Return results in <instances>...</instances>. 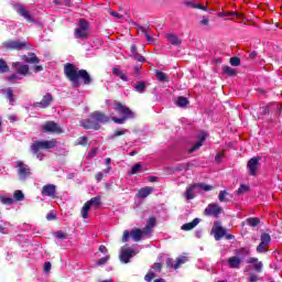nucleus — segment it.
I'll return each instance as SVG.
<instances>
[{
    "label": "nucleus",
    "mask_w": 282,
    "mask_h": 282,
    "mask_svg": "<svg viewBox=\"0 0 282 282\" xmlns=\"http://www.w3.org/2000/svg\"><path fill=\"white\" fill-rule=\"evenodd\" d=\"M223 72L224 74H226L227 76H236L237 70H235V68L230 67V66H224L223 67Z\"/></svg>",
    "instance_id": "39"
},
{
    "label": "nucleus",
    "mask_w": 282,
    "mask_h": 282,
    "mask_svg": "<svg viewBox=\"0 0 282 282\" xmlns=\"http://www.w3.org/2000/svg\"><path fill=\"white\" fill-rule=\"evenodd\" d=\"M17 12L20 14V17H23L28 23H36V20H34V17L28 9H25L22 4L17 6Z\"/></svg>",
    "instance_id": "13"
},
{
    "label": "nucleus",
    "mask_w": 282,
    "mask_h": 282,
    "mask_svg": "<svg viewBox=\"0 0 282 282\" xmlns=\"http://www.w3.org/2000/svg\"><path fill=\"white\" fill-rule=\"evenodd\" d=\"M199 221H200L199 218H195L192 223L184 224L181 227V230H185V231L193 230V228H195L199 225Z\"/></svg>",
    "instance_id": "27"
},
{
    "label": "nucleus",
    "mask_w": 282,
    "mask_h": 282,
    "mask_svg": "<svg viewBox=\"0 0 282 282\" xmlns=\"http://www.w3.org/2000/svg\"><path fill=\"white\" fill-rule=\"evenodd\" d=\"M7 80H9V83H14V80H19V75H17V73H13L11 76L7 77Z\"/></svg>",
    "instance_id": "57"
},
{
    "label": "nucleus",
    "mask_w": 282,
    "mask_h": 282,
    "mask_svg": "<svg viewBox=\"0 0 282 282\" xmlns=\"http://www.w3.org/2000/svg\"><path fill=\"white\" fill-rule=\"evenodd\" d=\"M13 197L17 199V202H23L25 199V195L21 189H17L13 194Z\"/></svg>",
    "instance_id": "40"
},
{
    "label": "nucleus",
    "mask_w": 282,
    "mask_h": 282,
    "mask_svg": "<svg viewBox=\"0 0 282 282\" xmlns=\"http://www.w3.org/2000/svg\"><path fill=\"white\" fill-rule=\"evenodd\" d=\"M134 89H135V91H138L139 94H142V93L144 91V89H147V85H144L143 82H139V83H137Z\"/></svg>",
    "instance_id": "45"
},
{
    "label": "nucleus",
    "mask_w": 282,
    "mask_h": 282,
    "mask_svg": "<svg viewBox=\"0 0 282 282\" xmlns=\"http://www.w3.org/2000/svg\"><path fill=\"white\" fill-rule=\"evenodd\" d=\"M54 237L56 239L63 240V239H67V232L63 231V230H58L54 234Z\"/></svg>",
    "instance_id": "44"
},
{
    "label": "nucleus",
    "mask_w": 282,
    "mask_h": 282,
    "mask_svg": "<svg viewBox=\"0 0 282 282\" xmlns=\"http://www.w3.org/2000/svg\"><path fill=\"white\" fill-rule=\"evenodd\" d=\"M1 94L6 96L10 105H14V102H17V97L14 96V90H12V88H3L1 89Z\"/></svg>",
    "instance_id": "23"
},
{
    "label": "nucleus",
    "mask_w": 282,
    "mask_h": 282,
    "mask_svg": "<svg viewBox=\"0 0 282 282\" xmlns=\"http://www.w3.org/2000/svg\"><path fill=\"white\" fill-rule=\"evenodd\" d=\"M91 206H95V208H98L100 206V196L93 197L90 200H88Z\"/></svg>",
    "instance_id": "47"
},
{
    "label": "nucleus",
    "mask_w": 282,
    "mask_h": 282,
    "mask_svg": "<svg viewBox=\"0 0 282 282\" xmlns=\"http://www.w3.org/2000/svg\"><path fill=\"white\" fill-rule=\"evenodd\" d=\"M102 177H105V175L101 172L97 173L95 176L97 182H102Z\"/></svg>",
    "instance_id": "63"
},
{
    "label": "nucleus",
    "mask_w": 282,
    "mask_h": 282,
    "mask_svg": "<svg viewBox=\"0 0 282 282\" xmlns=\"http://www.w3.org/2000/svg\"><path fill=\"white\" fill-rule=\"evenodd\" d=\"M105 263H107V257L99 259L95 265L96 268H99V265H105Z\"/></svg>",
    "instance_id": "58"
},
{
    "label": "nucleus",
    "mask_w": 282,
    "mask_h": 282,
    "mask_svg": "<svg viewBox=\"0 0 282 282\" xmlns=\"http://www.w3.org/2000/svg\"><path fill=\"white\" fill-rule=\"evenodd\" d=\"M209 21H210V20H208V18L203 17L200 23H202V25H208Z\"/></svg>",
    "instance_id": "64"
},
{
    "label": "nucleus",
    "mask_w": 282,
    "mask_h": 282,
    "mask_svg": "<svg viewBox=\"0 0 282 282\" xmlns=\"http://www.w3.org/2000/svg\"><path fill=\"white\" fill-rule=\"evenodd\" d=\"M64 75L75 89L80 87V80H83L84 85H91V76L89 73L85 69L78 70V67L74 66L72 63L64 65Z\"/></svg>",
    "instance_id": "1"
},
{
    "label": "nucleus",
    "mask_w": 282,
    "mask_h": 282,
    "mask_svg": "<svg viewBox=\"0 0 282 282\" xmlns=\"http://www.w3.org/2000/svg\"><path fill=\"white\" fill-rule=\"evenodd\" d=\"M21 61L29 63L30 65H39V63H41V58H39L35 53H28V55H22Z\"/></svg>",
    "instance_id": "19"
},
{
    "label": "nucleus",
    "mask_w": 282,
    "mask_h": 282,
    "mask_svg": "<svg viewBox=\"0 0 282 282\" xmlns=\"http://www.w3.org/2000/svg\"><path fill=\"white\" fill-rule=\"evenodd\" d=\"M12 67H14L17 74H20V76H28V74H30V66L28 64H21V62H13Z\"/></svg>",
    "instance_id": "15"
},
{
    "label": "nucleus",
    "mask_w": 282,
    "mask_h": 282,
    "mask_svg": "<svg viewBox=\"0 0 282 282\" xmlns=\"http://www.w3.org/2000/svg\"><path fill=\"white\" fill-rule=\"evenodd\" d=\"M212 235L216 241H220L224 239V237H226V229L221 227V224L215 223L214 227L212 228Z\"/></svg>",
    "instance_id": "12"
},
{
    "label": "nucleus",
    "mask_w": 282,
    "mask_h": 282,
    "mask_svg": "<svg viewBox=\"0 0 282 282\" xmlns=\"http://www.w3.org/2000/svg\"><path fill=\"white\" fill-rule=\"evenodd\" d=\"M87 36H89V33L85 29H80V28L75 29L76 39H87Z\"/></svg>",
    "instance_id": "31"
},
{
    "label": "nucleus",
    "mask_w": 282,
    "mask_h": 282,
    "mask_svg": "<svg viewBox=\"0 0 282 282\" xmlns=\"http://www.w3.org/2000/svg\"><path fill=\"white\" fill-rule=\"evenodd\" d=\"M227 263L232 270H239L241 268L242 260L237 256L228 258Z\"/></svg>",
    "instance_id": "21"
},
{
    "label": "nucleus",
    "mask_w": 282,
    "mask_h": 282,
    "mask_svg": "<svg viewBox=\"0 0 282 282\" xmlns=\"http://www.w3.org/2000/svg\"><path fill=\"white\" fill-rule=\"evenodd\" d=\"M153 279H155V273H153V272H149V273H147V275L144 276V280H145L147 282H151V281H153Z\"/></svg>",
    "instance_id": "56"
},
{
    "label": "nucleus",
    "mask_w": 282,
    "mask_h": 282,
    "mask_svg": "<svg viewBox=\"0 0 282 282\" xmlns=\"http://www.w3.org/2000/svg\"><path fill=\"white\" fill-rule=\"evenodd\" d=\"M33 72H34L35 74H39V72H43V66H42V65H35V66L33 67Z\"/></svg>",
    "instance_id": "62"
},
{
    "label": "nucleus",
    "mask_w": 282,
    "mask_h": 282,
    "mask_svg": "<svg viewBox=\"0 0 282 282\" xmlns=\"http://www.w3.org/2000/svg\"><path fill=\"white\" fill-rule=\"evenodd\" d=\"M175 105H176L177 107H182V108L188 107V98L183 97V96L177 97V99H176V101H175Z\"/></svg>",
    "instance_id": "32"
},
{
    "label": "nucleus",
    "mask_w": 282,
    "mask_h": 282,
    "mask_svg": "<svg viewBox=\"0 0 282 282\" xmlns=\"http://www.w3.org/2000/svg\"><path fill=\"white\" fill-rule=\"evenodd\" d=\"M138 254V251L131 247H122L120 250L119 259L121 263H129L131 261L132 257H135Z\"/></svg>",
    "instance_id": "8"
},
{
    "label": "nucleus",
    "mask_w": 282,
    "mask_h": 282,
    "mask_svg": "<svg viewBox=\"0 0 282 282\" xmlns=\"http://www.w3.org/2000/svg\"><path fill=\"white\" fill-rule=\"evenodd\" d=\"M31 48L32 44H30V42L21 40H8L1 44V50L6 52H21Z\"/></svg>",
    "instance_id": "4"
},
{
    "label": "nucleus",
    "mask_w": 282,
    "mask_h": 282,
    "mask_svg": "<svg viewBox=\"0 0 282 282\" xmlns=\"http://www.w3.org/2000/svg\"><path fill=\"white\" fill-rule=\"evenodd\" d=\"M140 169H142V165L140 163L135 164L131 169V175H135L137 173H140Z\"/></svg>",
    "instance_id": "52"
},
{
    "label": "nucleus",
    "mask_w": 282,
    "mask_h": 282,
    "mask_svg": "<svg viewBox=\"0 0 282 282\" xmlns=\"http://www.w3.org/2000/svg\"><path fill=\"white\" fill-rule=\"evenodd\" d=\"M142 33L144 34L148 43H153V36L151 35V31H149V28H141Z\"/></svg>",
    "instance_id": "37"
},
{
    "label": "nucleus",
    "mask_w": 282,
    "mask_h": 282,
    "mask_svg": "<svg viewBox=\"0 0 282 282\" xmlns=\"http://www.w3.org/2000/svg\"><path fill=\"white\" fill-rule=\"evenodd\" d=\"M186 261H188V257L186 256H181L176 259V263H173V259L169 258L166 260V265L167 268H174V270H177L180 268V265L186 263Z\"/></svg>",
    "instance_id": "18"
},
{
    "label": "nucleus",
    "mask_w": 282,
    "mask_h": 282,
    "mask_svg": "<svg viewBox=\"0 0 282 282\" xmlns=\"http://www.w3.org/2000/svg\"><path fill=\"white\" fill-rule=\"evenodd\" d=\"M76 144L79 147H87V144H89V139L87 137H80Z\"/></svg>",
    "instance_id": "42"
},
{
    "label": "nucleus",
    "mask_w": 282,
    "mask_h": 282,
    "mask_svg": "<svg viewBox=\"0 0 282 282\" xmlns=\"http://www.w3.org/2000/svg\"><path fill=\"white\" fill-rule=\"evenodd\" d=\"M270 243H272V237L269 234H261L260 236V243L257 247V252L259 254H264L268 252V248H270Z\"/></svg>",
    "instance_id": "9"
},
{
    "label": "nucleus",
    "mask_w": 282,
    "mask_h": 282,
    "mask_svg": "<svg viewBox=\"0 0 282 282\" xmlns=\"http://www.w3.org/2000/svg\"><path fill=\"white\" fill-rule=\"evenodd\" d=\"M112 74H113L115 76H118L121 80H124V82L128 80L127 72L120 69V67H115V68H112Z\"/></svg>",
    "instance_id": "29"
},
{
    "label": "nucleus",
    "mask_w": 282,
    "mask_h": 282,
    "mask_svg": "<svg viewBox=\"0 0 282 282\" xmlns=\"http://www.w3.org/2000/svg\"><path fill=\"white\" fill-rule=\"evenodd\" d=\"M54 101V96L52 94L47 93L43 96L42 100L40 102H35L34 107H40L41 109H47L50 105Z\"/></svg>",
    "instance_id": "16"
},
{
    "label": "nucleus",
    "mask_w": 282,
    "mask_h": 282,
    "mask_svg": "<svg viewBox=\"0 0 282 282\" xmlns=\"http://www.w3.org/2000/svg\"><path fill=\"white\" fill-rule=\"evenodd\" d=\"M247 224L252 228H257L259 226V218H248Z\"/></svg>",
    "instance_id": "46"
},
{
    "label": "nucleus",
    "mask_w": 282,
    "mask_h": 282,
    "mask_svg": "<svg viewBox=\"0 0 282 282\" xmlns=\"http://www.w3.org/2000/svg\"><path fill=\"white\" fill-rule=\"evenodd\" d=\"M230 65H232L234 67H239V65H241V59H239V57H231Z\"/></svg>",
    "instance_id": "51"
},
{
    "label": "nucleus",
    "mask_w": 282,
    "mask_h": 282,
    "mask_svg": "<svg viewBox=\"0 0 282 282\" xmlns=\"http://www.w3.org/2000/svg\"><path fill=\"white\" fill-rule=\"evenodd\" d=\"M152 270H154V272H160V270H162V263H159V262L154 263L152 265Z\"/></svg>",
    "instance_id": "60"
},
{
    "label": "nucleus",
    "mask_w": 282,
    "mask_h": 282,
    "mask_svg": "<svg viewBox=\"0 0 282 282\" xmlns=\"http://www.w3.org/2000/svg\"><path fill=\"white\" fill-rule=\"evenodd\" d=\"M10 72V66L6 59L0 58V74H8Z\"/></svg>",
    "instance_id": "33"
},
{
    "label": "nucleus",
    "mask_w": 282,
    "mask_h": 282,
    "mask_svg": "<svg viewBox=\"0 0 282 282\" xmlns=\"http://www.w3.org/2000/svg\"><path fill=\"white\" fill-rule=\"evenodd\" d=\"M196 188H200L202 191H205V193H208V191H213V186L205 184V183H196L194 184Z\"/></svg>",
    "instance_id": "36"
},
{
    "label": "nucleus",
    "mask_w": 282,
    "mask_h": 282,
    "mask_svg": "<svg viewBox=\"0 0 282 282\" xmlns=\"http://www.w3.org/2000/svg\"><path fill=\"white\" fill-rule=\"evenodd\" d=\"M89 210H91V205L89 202H86L80 210L83 219L89 217Z\"/></svg>",
    "instance_id": "30"
},
{
    "label": "nucleus",
    "mask_w": 282,
    "mask_h": 282,
    "mask_svg": "<svg viewBox=\"0 0 282 282\" xmlns=\"http://www.w3.org/2000/svg\"><path fill=\"white\" fill-rule=\"evenodd\" d=\"M156 220L154 217L148 219L145 227L143 228V232L145 237H151V232H153V228H155Z\"/></svg>",
    "instance_id": "22"
},
{
    "label": "nucleus",
    "mask_w": 282,
    "mask_h": 282,
    "mask_svg": "<svg viewBox=\"0 0 282 282\" xmlns=\"http://www.w3.org/2000/svg\"><path fill=\"white\" fill-rule=\"evenodd\" d=\"M236 254L238 257H248L250 254V250L246 247H242V248L236 250Z\"/></svg>",
    "instance_id": "38"
},
{
    "label": "nucleus",
    "mask_w": 282,
    "mask_h": 282,
    "mask_svg": "<svg viewBox=\"0 0 282 282\" xmlns=\"http://www.w3.org/2000/svg\"><path fill=\"white\" fill-rule=\"evenodd\" d=\"M108 13L115 21H120V19H122V15L113 10H108Z\"/></svg>",
    "instance_id": "48"
},
{
    "label": "nucleus",
    "mask_w": 282,
    "mask_h": 282,
    "mask_svg": "<svg viewBox=\"0 0 282 282\" xmlns=\"http://www.w3.org/2000/svg\"><path fill=\"white\" fill-rule=\"evenodd\" d=\"M46 219H47V221H54V220H56V214H54V213H48V214L46 215Z\"/></svg>",
    "instance_id": "59"
},
{
    "label": "nucleus",
    "mask_w": 282,
    "mask_h": 282,
    "mask_svg": "<svg viewBox=\"0 0 282 282\" xmlns=\"http://www.w3.org/2000/svg\"><path fill=\"white\" fill-rule=\"evenodd\" d=\"M247 263H253V270L256 272H262L263 270V262L259 261L258 258H248Z\"/></svg>",
    "instance_id": "25"
},
{
    "label": "nucleus",
    "mask_w": 282,
    "mask_h": 282,
    "mask_svg": "<svg viewBox=\"0 0 282 282\" xmlns=\"http://www.w3.org/2000/svg\"><path fill=\"white\" fill-rule=\"evenodd\" d=\"M58 141L56 139L34 141L30 149L33 155H37L40 151H48L50 149H56Z\"/></svg>",
    "instance_id": "5"
},
{
    "label": "nucleus",
    "mask_w": 282,
    "mask_h": 282,
    "mask_svg": "<svg viewBox=\"0 0 282 282\" xmlns=\"http://www.w3.org/2000/svg\"><path fill=\"white\" fill-rule=\"evenodd\" d=\"M79 29L80 30H86V32H89V22L85 19L79 20Z\"/></svg>",
    "instance_id": "41"
},
{
    "label": "nucleus",
    "mask_w": 282,
    "mask_h": 282,
    "mask_svg": "<svg viewBox=\"0 0 282 282\" xmlns=\"http://www.w3.org/2000/svg\"><path fill=\"white\" fill-rule=\"evenodd\" d=\"M15 169H18V175L20 180H28L30 175H32V170L23 163V161H18L15 164Z\"/></svg>",
    "instance_id": "11"
},
{
    "label": "nucleus",
    "mask_w": 282,
    "mask_h": 282,
    "mask_svg": "<svg viewBox=\"0 0 282 282\" xmlns=\"http://www.w3.org/2000/svg\"><path fill=\"white\" fill-rule=\"evenodd\" d=\"M52 270V263L51 262H45L44 263V272H50Z\"/></svg>",
    "instance_id": "61"
},
{
    "label": "nucleus",
    "mask_w": 282,
    "mask_h": 282,
    "mask_svg": "<svg viewBox=\"0 0 282 282\" xmlns=\"http://www.w3.org/2000/svg\"><path fill=\"white\" fill-rule=\"evenodd\" d=\"M221 213H224V207L217 203H210L204 210V215L207 217H215L216 219H219Z\"/></svg>",
    "instance_id": "6"
},
{
    "label": "nucleus",
    "mask_w": 282,
    "mask_h": 282,
    "mask_svg": "<svg viewBox=\"0 0 282 282\" xmlns=\"http://www.w3.org/2000/svg\"><path fill=\"white\" fill-rule=\"evenodd\" d=\"M107 116L105 112L94 111L88 118L83 119L79 124L83 129L98 131V129L105 124Z\"/></svg>",
    "instance_id": "2"
},
{
    "label": "nucleus",
    "mask_w": 282,
    "mask_h": 282,
    "mask_svg": "<svg viewBox=\"0 0 282 282\" xmlns=\"http://www.w3.org/2000/svg\"><path fill=\"white\" fill-rule=\"evenodd\" d=\"M219 17H239V13L234 12V11H231V12H220Z\"/></svg>",
    "instance_id": "54"
},
{
    "label": "nucleus",
    "mask_w": 282,
    "mask_h": 282,
    "mask_svg": "<svg viewBox=\"0 0 282 282\" xmlns=\"http://www.w3.org/2000/svg\"><path fill=\"white\" fill-rule=\"evenodd\" d=\"M132 58H134V61H138L139 63H144V56H142L140 53L132 55Z\"/></svg>",
    "instance_id": "55"
},
{
    "label": "nucleus",
    "mask_w": 282,
    "mask_h": 282,
    "mask_svg": "<svg viewBox=\"0 0 282 282\" xmlns=\"http://www.w3.org/2000/svg\"><path fill=\"white\" fill-rule=\"evenodd\" d=\"M250 189V187H248L247 185H240V187L237 189V195H243V193H248V191Z\"/></svg>",
    "instance_id": "49"
},
{
    "label": "nucleus",
    "mask_w": 282,
    "mask_h": 282,
    "mask_svg": "<svg viewBox=\"0 0 282 282\" xmlns=\"http://www.w3.org/2000/svg\"><path fill=\"white\" fill-rule=\"evenodd\" d=\"M42 195L44 197H52V199H56V185L46 184L42 187Z\"/></svg>",
    "instance_id": "17"
},
{
    "label": "nucleus",
    "mask_w": 282,
    "mask_h": 282,
    "mask_svg": "<svg viewBox=\"0 0 282 282\" xmlns=\"http://www.w3.org/2000/svg\"><path fill=\"white\" fill-rule=\"evenodd\" d=\"M165 39L174 46L182 45V40H180V37L173 33L165 34Z\"/></svg>",
    "instance_id": "26"
},
{
    "label": "nucleus",
    "mask_w": 282,
    "mask_h": 282,
    "mask_svg": "<svg viewBox=\"0 0 282 282\" xmlns=\"http://www.w3.org/2000/svg\"><path fill=\"white\" fill-rule=\"evenodd\" d=\"M197 138H198V141L194 147L189 148L188 153H194V151H197V149L202 148L204 142L206 141V138H208V133L203 131L198 134Z\"/></svg>",
    "instance_id": "20"
},
{
    "label": "nucleus",
    "mask_w": 282,
    "mask_h": 282,
    "mask_svg": "<svg viewBox=\"0 0 282 282\" xmlns=\"http://www.w3.org/2000/svg\"><path fill=\"white\" fill-rule=\"evenodd\" d=\"M228 195V191H220L218 194L219 202H226V196Z\"/></svg>",
    "instance_id": "53"
},
{
    "label": "nucleus",
    "mask_w": 282,
    "mask_h": 282,
    "mask_svg": "<svg viewBox=\"0 0 282 282\" xmlns=\"http://www.w3.org/2000/svg\"><path fill=\"white\" fill-rule=\"evenodd\" d=\"M260 160H261L260 158L254 156L248 161L247 169H248L250 175H252V176L257 175V171H259V161Z\"/></svg>",
    "instance_id": "14"
},
{
    "label": "nucleus",
    "mask_w": 282,
    "mask_h": 282,
    "mask_svg": "<svg viewBox=\"0 0 282 282\" xmlns=\"http://www.w3.org/2000/svg\"><path fill=\"white\" fill-rule=\"evenodd\" d=\"M155 76L156 80H160V83H169V77L165 75L164 72L156 70Z\"/></svg>",
    "instance_id": "35"
},
{
    "label": "nucleus",
    "mask_w": 282,
    "mask_h": 282,
    "mask_svg": "<svg viewBox=\"0 0 282 282\" xmlns=\"http://www.w3.org/2000/svg\"><path fill=\"white\" fill-rule=\"evenodd\" d=\"M153 191H155L153 187L145 186V187L139 189V192L137 193V197L139 199H145V197H149V195H151V193H153Z\"/></svg>",
    "instance_id": "24"
},
{
    "label": "nucleus",
    "mask_w": 282,
    "mask_h": 282,
    "mask_svg": "<svg viewBox=\"0 0 282 282\" xmlns=\"http://www.w3.org/2000/svg\"><path fill=\"white\" fill-rule=\"evenodd\" d=\"M42 132L43 133H53L55 135H61V133H63V128H61V126L58 123H56L55 121H46L42 126Z\"/></svg>",
    "instance_id": "7"
},
{
    "label": "nucleus",
    "mask_w": 282,
    "mask_h": 282,
    "mask_svg": "<svg viewBox=\"0 0 282 282\" xmlns=\"http://www.w3.org/2000/svg\"><path fill=\"white\" fill-rule=\"evenodd\" d=\"M129 237H131L133 241H140L142 237H147V235H144V229L142 230V229L134 228L130 232L128 230L123 232L122 241L123 242L129 241Z\"/></svg>",
    "instance_id": "10"
},
{
    "label": "nucleus",
    "mask_w": 282,
    "mask_h": 282,
    "mask_svg": "<svg viewBox=\"0 0 282 282\" xmlns=\"http://www.w3.org/2000/svg\"><path fill=\"white\" fill-rule=\"evenodd\" d=\"M195 188H197V187L195 186V184L189 185V186L186 188V191H185V198H186L187 200L195 199Z\"/></svg>",
    "instance_id": "28"
},
{
    "label": "nucleus",
    "mask_w": 282,
    "mask_h": 282,
    "mask_svg": "<svg viewBox=\"0 0 282 282\" xmlns=\"http://www.w3.org/2000/svg\"><path fill=\"white\" fill-rule=\"evenodd\" d=\"M2 204H6L7 206H12L14 204V198L11 197H2L1 198Z\"/></svg>",
    "instance_id": "50"
},
{
    "label": "nucleus",
    "mask_w": 282,
    "mask_h": 282,
    "mask_svg": "<svg viewBox=\"0 0 282 282\" xmlns=\"http://www.w3.org/2000/svg\"><path fill=\"white\" fill-rule=\"evenodd\" d=\"M113 109L115 111H117V113H120L122 116V118H110V120H112V122H115L116 124H124L127 120H133V118H135V112H132L131 109H129V107L120 102H115Z\"/></svg>",
    "instance_id": "3"
},
{
    "label": "nucleus",
    "mask_w": 282,
    "mask_h": 282,
    "mask_svg": "<svg viewBox=\"0 0 282 282\" xmlns=\"http://www.w3.org/2000/svg\"><path fill=\"white\" fill-rule=\"evenodd\" d=\"M186 6H191V8H195L196 10H207L206 7L202 6L200 3H195L193 1L186 2Z\"/></svg>",
    "instance_id": "43"
},
{
    "label": "nucleus",
    "mask_w": 282,
    "mask_h": 282,
    "mask_svg": "<svg viewBox=\"0 0 282 282\" xmlns=\"http://www.w3.org/2000/svg\"><path fill=\"white\" fill-rule=\"evenodd\" d=\"M126 133H129L128 129L117 130L116 132H113L112 134H110L108 137V140H113L115 138H120V135H124Z\"/></svg>",
    "instance_id": "34"
}]
</instances>
